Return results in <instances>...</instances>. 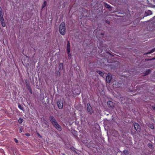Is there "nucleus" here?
<instances>
[{
	"label": "nucleus",
	"instance_id": "nucleus-16",
	"mask_svg": "<svg viewBox=\"0 0 155 155\" xmlns=\"http://www.w3.org/2000/svg\"><path fill=\"white\" fill-rule=\"evenodd\" d=\"M46 5V2L45 1L44 2V3L42 5V8H44Z\"/></svg>",
	"mask_w": 155,
	"mask_h": 155
},
{
	"label": "nucleus",
	"instance_id": "nucleus-4",
	"mask_svg": "<svg viewBox=\"0 0 155 155\" xmlns=\"http://www.w3.org/2000/svg\"><path fill=\"white\" fill-rule=\"evenodd\" d=\"M57 104L58 107L60 109H62L63 107V101L60 100L58 101Z\"/></svg>",
	"mask_w": 155,
	"mask_h": 155
},
{
	"label": "nucleus",
	"instance_id": "nucleus-7",
	"mask_svg": "<svg viewBox=\"0 0 155 155\" xmlns=\"http://www.w3.org/2000/svg\"><path fill=\"white\" fill-rule=\"evenodd\" d=\"M107 104L109 107L112 108H114L115 106V103L110 101H108Z\"/></svg>",
	"mask_w": 155,
	"mask_h": 155
},
{
	"label": "nucleus",
	"instance_id": "nucleus-31",
	"mask_svg": "<svg viewBox=\"0 0 155 155\" xmlns=\"http://www.w3.org/2000/svg\"><path fill=\"white\" fill-rule=\"evenodd\" d=\"M154 18L155 19V16L154 17Z\"/></svg>",
	"mask_w": 155,
	"mask_h": 155
},
{
	"label": "nucleus",
	"instance_id": "nucleus-20",
	"mask_svg": "<svg viewBox=\"0 0 155 155\" xmlns=\"http://www.w3.org/2000/svg\"><path fill=\"white\" fill-rule=\"evenodd\" d=\"M150 70H148L147 71H146V73L145 74H148L150 73Z\"/></svg>",
	"mask_w": 155,
	"mask_h": 155
},
{
	"label": "nucleus",
	"instance_id": "nucleus-9",
	"mask_svg": "<svg viewBox=\"0 0 155 155\" xmlns=\"http://www.w3.org/2000/svg\"><path fill=\"white\" fill-rule=\"evenodd\" d=\"M0 22L2 24V26L3 27H4L5 26V23L4 21V20L3 18L0 19Z\"/></svg>",
	"mask_w": 155,
	"mask_h": 155
},
{
	"label": "nucleus",
	"instance_id": "nucleus-5",
	"mask_svg": "<svg viewBox=\"0 0 155 155\" xmlns=\"http://www.w3.org/2000/svg\"><path fill=\"white\" fill-rule=\"evenodd\" d=\"M134 125V128L138 132H140L141 130L140 126L136 123H135Z\"/></svg>",
	"mask_w": 155,
	"mask_h": 155
},
{
	"label": "nucleus",
	"instance_id": "nucleus-27",
	"mask_svg": "<svg viewBox=\"0 0 155 155\" xmlns=\"http://www.w3.org/2000/svg\"><path fill=\"white\" fill-rule=\"evenodd\" d=\"M125 152H126V153H127L128 152V151H126Z\"/></svg>",
	"mask_w": 155,
	"mask_h": 155
},
{
	"label": "nucleus",
	"instance_id": "nucleus-13",
	"mask_svg": "<svg viewBox=\"0 0 155 155\" xmlns=\"http://www.w3.org/2000/svg\"><path fill=\"white\" fill-rule=\"evenodd\" d=\"M146 13H147L148 15H150L152 14V12L150 10H148Z\"/></svg>",
	"mask_w": 155,
	"mask_h": 155
},
{
	"label": "nucleus",
	"instance_id": "nucleus-2",
	"mask_svg": "<svg viewBox=\"0 0 155 155\" xmlns=\"http://www.w3.org/2000/svg\"><path fill=\"white\" fill-rule=\"evenodd\" d=\"M65 24L64 22H62L59 26V31L60 33L62 35H65Z\"/></svg>",
	"mask_w": 155,
	"mask_h": 155
},
{
	"label": "nucleus",
	"instance_id": "nucleus-11",
	"mask_svg": "<svg viewBox=\"0 0 155 155\" xmlns=\"http://www.w3.org/2000/svg\"><path fill=\"white\" fill-rule=\"evenodd\" d=\"M67 54H68V58L70 59L71 58V54L70 53V52H67Z\"/></svg>",
	"mask_w": 155,
	"mask_h": 155
},
{
	"label": "nucleus",
	"instance_id": "nucleus-19",
	"mask_svg": "<svg viewBox=\"0 0 155 155\" xmlns=\"http://www.w3.org/2000/svg\"><path fill=\"white\" fill-rule=\"evenodd\" d=\"M105 6L106 7L108 8H110V5H109L107 4H105Z\"/></svg>",
	"mask_w": 155,
	"mask_h": 155
},
{
	"label": "nucleus",
	"instance_id": "nucleus-21",
	"mask_svg": "<svg viewBox=\"0 0 155 155\" xmlns=\"http://www.w3.org/2000/svg\"><path fill=\"white\" fill-rule=\"evenodd\" d=\"M14 140L15 143H18V140L16 139L15 138L14 139Z\"/></svg>",
	"mask_w": 155,
	"mask_h": 155
},
{
	"label": "nucleus",
	"instance_id": "nucleus-8",
	"mask_svg": "<svg viewBox=\"0 0 155 155\" xmlns=\"http://www.w3.org/2000/svg\"><path fill=\"white\" fill-rule=\"evenodd\" d=\"M70 52V45L69 41H68L67 44V52Z\"/></svg>",
	"mask_w": 155,
	"mask_h": 155
},
{
	"label": "nucleus",
	"instance_id": "nucleus-12",
	"mask_svg": "<svg viewBox=\"0 0 155 155\" xmlns=\"http://www.w3.org/2000/svg\"><path fill=\"white\" fill-rule=\"evenodd\" d=\"M148 147L151 149H152L153 148V146L152 145L151 143H148Z\"/></svg>",
	"mask_w": 155,
	"mask_h": 155
},
{
	"label": "nucleus",
	"instance_id": "nucleus-23",
	"mask_svg": "<svg viewBox=\"0 0 155 155\" xmlns=\"http://www.w3.org/2000/svg\"><path fill=\"white\" fill-rule=\"evenodd\" d=\"M25 135L28 137H29L30 136V134L28 133L26 134Z\"/></svg>",
	"mask_w": 155,
	"mask_h": 155
},
{
	"label": "nucleus",
	"instance_id": "nucleus-6",
	"mask_svg": "<svg viewBox=\"0 0 155 155\" xmlns=\"http://www.w3.org/2000/svg\"><path fill=\"white\" fill-rule=\"evenodd\" d=\"M112 75L110 74H108L106 77V81L107 82L110 83L112 79Z\"/></svg>",
	"mask_w": 155,
	"mask_h": 155
},
{
	"label": "nucleus",
	"instance_id": "nucleus-17",
	"mask_svg": "<svg viewBox=\"0 0 155 155\" xmlns=\"http://www.w3.org/2000/svg\"><path fill=\"white\" fill-rule=\"evenodd\" d=\"M155 51V49H154L151 50V51H150V52L147 53V54H150V53L154 52Z\"/></svg>",
	"mask_w": 155,
	"mask_h": 155
},
{
	"label": "nucleus",
	"instance_id": "nucleus-30",
	"mask_svg": "<svg viewBox=\"0 0 155 155\" xmlns=\"http://www.w3.org/2000/svg\"><path fill=\"white\" fill-rule=\"evenodd\" d=\"M63 155H65V154H63Z\"/></svg>",
	"mask_w": 155,
	"mask_h": 155
},
{
	"label": "nucleus",
	"instance_id": "nucleus-29",
	"mask_svg": "<svg viewBox=\"0 0 155 155\" xmlns=\"http://www.w3.org/2000/svg\"><path fill=\"white\" fill-rule=\"evenodd\" d=\"M153 109H155V108L154 107L153 108Z\"/></svg>",
	"mask_w": 155,
	"mask_h": 155
},
{
	"label": "nucleus",
	"instance_id": "nucleus-1",
	"mask_svg": "<svg viewBox=\"0 0 155 155\" xmlns=\"http://www.w3.org/2000/svg\"><path fill=\"white\" fill-rule=\"evenodd\" d=\"M50 120L52 124L59 131H61V127L53 116H51L50 117Z\"/></svg>",
	"mask_w": 155,
	"mask_h": 155
},
{
	"label": "nucleus",
	"instance_id": "nucleus-15",
	"mask_svg": "<svg viewBox=\"0 0 155 155\" xmlns=\"http://www.w3.org/2000/svg\"><path fill=\"white\" fill-rule=\"evenodd\" d=\"M23 120L22 119H21V118H20L18 119V121L19 123L21 124L23 122Z\"/></svg>",
	"mask_w": 155,
	"mask_h": 155
},
{
	"label": "nucleus",
	"instance_id": "nucleus-28",
	"mask_svg": "<svg viewBox=\"0 0 155 155\" xmlns=\"http://www.w3.org/2000/svg\"><path fill=\"white\" fill-rule=\"evenodd\" d=\"M154 128L153 127V128H152V129H153Z\"/></svg>",
	"mask_w": 155,
	"mask_h": 155
},
{
	"label": "nucleus",
	"instance_id": "nucleus-25",
	"mask_svg": "<svg viewBox=\"0 0 155 155\" xmlns=\"http://www.w3.org/2000/svg\"><path fill=\"white\" fill-rule=\"evenodd\" d=\"M80 93V91H79L78 92V93H77V94H79Z\"/></svg>",
	"mask_w": 155,
	"mask_h": 155
},
{
	"label": "nucleus",
	"instance_id": "nucleus-10",
	"mask_svg": "<svg viewBox=\"0 0 155 155\" xmlns=\"http://www.w3.org/2000/svg\"><path fill=\"white\" fill-rule=\"evenodd\" d=\"M97 72L100 74V75L102 76L103 77L104 74L103 72H101V71H97Z\"/></svg>",
	"mask_w": 155,
	"mask_h": 155
},
{
	"label": "nucleus",
	"instance_id": "nucleus-26",
	"mask_svg": "<svg viewBox=\"0 0 155 155\" xmlns=\"http://www.w3.org/2000/svg\"><path fill=\"white\" fill-rule=\"evenodd\" d=\"M30 92L31 94H32V91H31V89H30Z\"/></svg>",
	"mask_w": 155,
	"mask_h": 155
},
{
	"label": "nucleus",
	"instance_id": "nucleus-22",
	"mask_svg": "<svg viewBox=\"0 0 155 155\" xmlns=\"http://www.w3.org/2000/svg\"><path fill=\"white\" fill-rule=\"evenodd\" d=\"M19 132L20 133H21L22 132V130H21V128H19Z\"/></svg>",
	"mask_w": 155,
	"mask_h": 155
},
{
	"label": "nucleus",
	"instance_id": "nucleus-3",
	"mask_svg": "<svg viewBox=\"0 0 155 155\" xmlns=\"http://www.w3.org/2000/svg\"><path fill=\"white\" fill-rule=\"evenodd\" d=\"M87 110L88 113L91 114L93 112V110H92L91 107L89 103H88L87 104Z\"/></svg>",
	"mask_w": 155,
	"mask_h": 155
},
{
	"label": "nucleus",
	"instance_id": "nucleus-24",
	"mask_svg": "<svg viewBox=\"0 0 155 155\" xmlns=\"http://www.w3.org/2000/svg\"><path fill=\"white\" fill-rule=\"evenodd\" d=\"M59 66L60 67L62 66H63L62 64V63H60Z\"/></svg>",
	"mask_w": 155,
	"mask_h": 155
},
{
	"label": "nucleus",
	"instance_id": "nucleus-18",
	"mask_svg": "<svg viewBox=\"0 0 155 155\" xmlns=\"http://www.w3.org/2000/svg\"><path fill=\"white\" fill-rule=\"evenodd\" d=\"M3 18L2 12H0V19Z\"/></svg>",
	"mask_w": 155,
	"mask_h": 155
},
{
	"label": "nucleus",
	"instance_id": "nucleus-14",
	"mask_svg": "<svg viewBox=\"0 0 155 155\" xmlns=\"http://www.w3.org/2000/svg\"><path fill=\"white\" fill-rule=\"evenodd\" d=\"M18 107L21 110H23V107L21 105L19 104L18 105Z\"/></svg>",
	"mask_w": 155,
	"mask_h": 155
}]
</instances>
